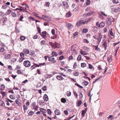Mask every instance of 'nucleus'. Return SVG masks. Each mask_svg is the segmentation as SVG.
I'll use <instances>...</instances> for the list:
<instances>
[{
  "label": "nucleus",
  "mask_w": 120,
  "mask_h": 120,
  "mask_svg": "<svg viewBox=\"0 0 120 120\" xmlns=\"http://www.w3.org/2000/svg\"><path fill=\"white\" fill-rule=\"evenodd\" d=\"M72 15V14L70 12H69L67 13L66 15V16L67 18L70 17Z\"/></svg>",
  "instance_id": "nucleus-21"
},
{
  "label": "nucleus",
  "mask_w": 120,
  "mask_h": 120,
  "mask_svg": "<svg viewBox=\"0 0 120 120\" xmlns=\"http://www.w3.org/2000/svg\"><path fill=\"white\" fill-rule=\"evenodd\" d=\"M17 73L18 74H21L22 73L21 71L20 70H18L17 71Z\"/></svg>",
  "instance_id": "nucleus-60"
},
{
  "label": "nucleus",
  "mask_w": 120,
  "mask_h": 120,
  "mask_svg": "<svg viewBox=\"0 0 120 120\" xmlns=\"http://www.w3.org/2000/svg\"><path fill=\"white\" fill-rule=\"evenodd\" d=\"M25 37L22 36H21L20 38V39L22 41L24 40L25 39Z\"/></svg>",
  "instance_id": "nucleus-32"
},
{
  "label": "nucleus",
  "mask_w": 120,
  "mask_h": 120,
  "mask_svg": "<svg viewBox=\"0 0 120 120\" xmlns=\"http://www.w3.org/2000/svg\"><path fill=\"white\" fill-rule=\"evenodd\" d=\"M51 55L53 56H56L58 55L57 53L55 51L52 52Z\"/></svg>",
  "instance_id": "nucleus-17"
},
{
  "label": "nucleus",
  "mask_w": 120,
  "mask_h": 120,
  "mask_svg": "<svg viewBox=\"0 0 120 120\" xmlns=\"http://www.w3.org/2000/svg\"><path fill=\"white\" fill-rule=\"evenodd\" d=\"M5 49L4 48L2 47H0V52H4Z\"/></svg>",
  "instance_id": "nucleus-26"
},
{
  "label": "nucleus",
  "mask_w": 120,
  "mask_h": 120,
  "mask_svg": "<svg viewBox=\"0 0 120 120\" xmlns=\"http://www.w3.org/2000/svg\"><path fill=\"white\" fill-rule=\"evenodd\" d=\"M100 12L101 13V14L102 15H103L105 16H107V15H106L105 13H104L103 12H102V11H100Z\"/></svg>",
  "instance_id": "nucleus-51"
},
{
  "label": "nucleus",
  "mask_w": 120,
  "mask_h": 120,
  "mask_svg": "<svg viewBox=\"0 0 120 120\" xmlns=\"http://www.w3.org/2000/svg\"><path fill=\"white\" fill-rule=\"evenodd\" d=\"M112 1L114 3L117 4L119 2V1L118 0H113Z\"/></svg>",
  "instance_id": "nucleus-48"
},
{
  "label": "nucleus",
  "mask_w": 120,
  "mask_h": 120,
  "mask_svg": "<svg viewBox=\"0 0 120 120\" xmlns=\"http://www.w3.org/2000/svg\"><path fill=\"white\" fill-rule=\"evenodd\" d=\"M73 75L75 76H78L79 74L77 72H75L73 73Z\"/></svg>",
  "instance_id": "nucleus-59"
},
{
  "label": "nucleus",
  "mask_w": 120,
  "mask_h": 120,
  "mask_svg": "<svg viewBox=\"0 0 120 120\" xmlns=\"http://www.w3.org/2000/svg\"><path fill=\"white\" fill-rule=\"evenodd\" d=\"M48 60L49 61L52 62L54 63H55L56 62V61L55 60L54 58L52 56L49 57Z\"/></svg>",
  "instance_id": "nucleus-5"
},
{
  "label": "nucleus",
  "mask_w": 120,
  "mask_h": 120,
  "mask_svg": "<svg viewBox=\"0 0 120 120\" xmlns=\"http://www.w3.org/2000/svg\"><path fill=\"white\" fill-rule=\"evenodd\" d=\"M106 21L107 25H110L112 24V18L109 17L106 19Z\"/></svg>",
  "instance_id": "nucleus-2"
},
{
  "label": "nucleus",
  "mask_w": 120,
  "mask_h": 120,
  "mask_svg": "<svg viewBox=\"0 0 120 120\" xmlns=\"http://www.w3.org/2000/svg\"><path fill=\"white\" fill-rule=\"evenodd\" d=\"M80 52L81 54L82 55H86L88 54V53H86L85 51L82 50H81Z\"/></svg>",
  "instance_id": "nucleus-15"
},
{
  "label": "nucleus",
  "mask_w": 120,
  "mask_h": 120,
  "mask_svg": "<svg viewBox=\"0 0 120 120\" xmlns=\"http://www.w3.org/2000/svg\"><path fill=\"white\" fill-rule=\"evenodd\" d=\"M17 60L16 59L14 58H12L11 59V61L13 62H14L15 61Z\"/></svg>",
  "instance_id": "nucleus-54"
},
{
  "label": "nucleus",
  "mask_w": 120,
  "mask_h": 120,
  "mask_svg": "<svg viewBox=\"0 0 120 120\" xmlns=\"http://www.w3.org/2000/svg\"><path fill=\"white\" fill-rule=\"evenodd\" d=\"M11 14L12 16L14 17H15L16 16V14L15 12H12Z\"/></svg>",
  "instance_id": "nucleus-34"
},
{
  "label": "nucleus",
  "mask_w": 120,
  "mask_h": 120,
  "mask_svg": "<svg viewBox=\"0 0 120 120\" xmlns=\"http://www.w3.org/2000/svg\"><path fill=\"white\" fill-rule=\"evenodd\" d=\"M55 30L54 29H52L51 31V32L52 34L53 35H55Z\"/></svg>",
  "instance_id": "nucleus-43"
},
{
  "label": "nucleus",
  "mask_w": 120,
  "mask_h": 120,
  "mask_svg": "<svg viewBox=\"0 0 120 120\" xmlns=\"http://www.w3.org/2000/svg\"><path fill=\"white\" fill-rule=\"evenodd\" d=\"M9 97L11 99H14L15 98L14 96L12 95H10Z\"/></svg>",
  "instance_id": "nucleus-41"
},
{
  "label": "nucleus",
  "mask_w": 120,
  "mask_h": 120,
  "mask_svg": "<svg viewBox=\"0 0 120 120\" xmlns=\"http://www.w3.org/2000/svg\"><path fill=\"white\" fill-rule=\"evenodd\" d=\"M24 17L23 16L21 15L19 18V20L20 21H22V19Z\"/></svg>",
  "instance_id": "nucleus-47"
},
{
  "label": "nucleus",
  "mask_w": 120,
  "mask_h": 120,
  "mask_svg": "<svg viewBox=\"0 0 120 120\" xmlns=\"http://www.w3.org/2000/svg\"><path fill=\"white\" fill-rule=\"evenodd\" d=\"M56 79L59 80H63L64 79L63 78L61 75H57L56 77Z\"/></svg>",
  "instance_id": "nucleus-11"
},
{
  "label": "nucleus",
  "mask_w": 120,
  "mask_h": 120,
  "mask_svg": "<svg viewBox=\"0 0 120 120\" xmlns=\"http://www.w3.org/2000/svg\"><path fill=\"white\" fill-rule=\"evenodd\" d=\"M63 5L64 8H67L69 7V5L68 3L64 1L63 2Z\"/></svg>",
  "instance_id": "nucleus-6"
},
{
  "label": "nucleus",
  "mask_w": 120,
  "mask_h": 120,
  "mask_svg": "<svg viewBox=\"0 0 120 120\" xmlns=\"http://www.w3.org/2000/svg\"><path fill=\"white\" fill-rule=\"evenodd\" d=\"M61 101L62 102L65 103L66 102V99L64 98H62L61 99Z\"/></svg>",
  "instance_id": "nucleus-37"
},
{
  "label": "nucleus",
  "mask_w": 120,
  "mask_h": 120,
  "mask_svg": "<svg viewBox=\"0 0 120 120\" xmlns=\"http://www.w3.org/2000/svg\"><path fill=\"white\" fill-rule=\"evenodd\" d=\"M87 22L86 21H84L82 20H80L76 23V25L78 26L85 23H86Z\"/></svg>",
  "instance_id": "nucleus-1"
},
{
  "label": "nucleus",
  "mask_w": 120,
  "mask_h": 120,
  "mask_svg": "<svg viewBox=\"0 0 120 120\" xmlns=\"http://www.w3.org/2000/svg\"><path fill=\"white\" fill-rule=\"evenodd\" d=\"M5 59H9L11 58V55L9 54H7L4 55Z\"/></svg>",
  "instance_id": "nucleus-13"
},
{
  "label": "nucleus",
  "mask_w": 120,
  "mask_h": 120,
  "mask_svg": "<svg viewBox=\"0 0 120 120\" xmlns=\"http://www.w3.org/2000/svg\"><path fill=\"white\" fill-rule=\"evenodd\" d=\"M120 8L119 7H116V8H112L111 9L112 11H114L115 12L117 13L120 10Z\"/></svg>",
  "instance_id": "nucleus-7"
},
{
  "label": "nucleus",
  "mask_w": 120,
  "mask_h": 120,
  "mask_svg": "<svg viewBox=\"0 0 120 120\" xmlns=\"http://www.w3.org/2000/svg\"><path fill=\"white\" fill-rule=\"evenodd\" d=\"M23 64L26 67H29L31 65L30 62L28 60L24 61L23 62Z\"/></svg>",
  "instance_id": "nucleus-3"
},
{
  "label": "nucleus",
  "mask_w": 120,
  "mask_h": 120,
  "mask_svg": "<svg viewBox=\"0 0 120 120\" xmlns=\"http://www.w3.org/2000/svg\"><path fill=\"white\" fill-rule=\"evenodd\" d=\"M107 61L109 62H111L112 61L111 57H109L107 59Z\"/></svg>",
  "instance_id": "nucleus-53"
},
{
  "label": "nucleus",
  "mask_w": 120,
  "mask_h": 120,
  "mask_svg": "<svg viewBox=\"0 0 120 120\" xmlns=\"http://www.w3.org/2000/svg\"><path fill=\"white\" fill-rule=\"evenodd\" d=\"M42 19L44 20H47L48 19L49 17L47 16L44 15H42Z\"/></svg>",
  "instance_id": "nucleus-18"
},
{
  "label": "nucleus",
  "mask_w": 120,
  "mask_h": 120,
  "mask_svg": "<svg viewBox=\"0 0 120 120\" xmlns=\"http://www.w3.org/2000/svg\"><path fill=\"white\" fill-rule=\"evenodd\" d=\"M34 114V112L32 111H30L28 113V115L31 116L32 115Z\"/></svg>",
  "instance_id": "nucleus-23"
},
{
  "label": "nucleus",
  "mask_w": 120,
  "mask_h": 120,
  "mask_svg": "<svg viewBox=\"0 0 120 120\" xmlns=\"http://www.w3.org/2000/svg\"><path fill=\"white\" fill-rule=\"evenodd\" d=\"M105 26L104 22H102L99 24V26L101 27H104Z\"/></svg>",
  "instance_id": "nucleus-24"
},
{
  "label": "nucleus",
  "mask_w": 120,
  "mask_h": 120,
  "mask_svg": "<svg viewBox=\"0 0 120 120\" xmlns=\"http://www.w3.org/2000/svg\"><path fill=\"white\" fill-rule=\"evenodd\" d=\"M90 0H87L86 2V5H88L90 4Z\"/></svg>",
  "instance_id": "nucleus-50"
},
{
  "label": "nucleus",
  "mask_w": 120,
  "mask_h": 120,
  "mask_svg": "<svg viewBox=\"0 0 120 120\" xmlns=\"http://www.w3.org/2000/svg\"><path fill=\"white\" fill-rule=\"evenodd\" d=\"M81 66L82 67L84 68L86 66V64L85 63H82L81 64Z\"/></svg>",
  "instance_id": "nucleus-36"
},
{
  "label": "nucleus",
  "mask_w": 120,
  "mask_h": 120,
  "mask_svg": "<svg viewBox=\"0 0 120 120\" xmlns=\"http://www.w3.org/2000/svg\"><path fill=\"white\" fill-rule=\"evenodd\" d=\"M43 99L44 100L46 101H47L48 100V96L47 95L45 94L44 96Z\"/></svg>",
  "instance_id": "nucleus-16"
},
{
  "label": "nucleus",
  "mask_w": 120,
  "mask_h": 120,
  "mask_svg": "<svg viewBox=\"0 0 120 120\" xmlns=\"http://www.w3.org/2000/svg\"><path fill=\"white\" fill-rule=\"evenodd\" d=\"M2 20L3 22V23H5L7 21V18L3 16L2 18Z\"/></svg>",
  "instance_id": "nucleus-22"
},
{
  "label": "nucleus",
  "mask_w": 120,
  "mask_h": 120,
  "mask_svg": "<svg viewBox=\"0 0 120 120\" xmlns=\"http://www.w3.org/2000/svg\"><path fill=\"white\" fill-rule=\"evenodd\" d=\"M42 89L43 90L45 91L46 90V87L45 86L44 87L42 88Z\"/></svg>",
  "instance_id": "nucleus-58"
},
{
  "label": "nucleus",
  "mask_w": 120,
  "mask_h": 120,
  "mask_svg": "<svg viewBox=\"0 0 120 120\" xmlns=\"http://www.w3.org/2000/svg\"><path fill=\"white\" fill-rule=\"evenodd\" d=\"M89 83V82L87 81H85L82 82V85L84 86H86Z\"/></svg>",
  "instance_id": "nucleus-20"
},
{
  "label": "nucleus",
  "mask_w": 120,
  "mask_h": 120,
  "mask_svg": "<svg viewBox=\"0 0 120 120\" xmlns=\"http://www.w3.org/2000/svg\"><path fill=\"white\" fill-rule=\"evenodd\" d=\"M107 43L106 42H104L103 43V45L105 47V50H106L107 47Z\"/></svg>",
  "instance_id": "nucleus-19"
},
{
  "label": "nucleus",
  "mask_w": 120,
  "mask_h": 120,
  "mask_svg": "<svg viewBox=\"0 0 120 120\" xmlns=\"http://www.w3.org/2000/svg\"><path fill=\"white\" fill-rule=\"evenodd\" d=\"M40 110L41 111V112H43L44 113L46 112L47 111L43 109L42 108L40 109Z\"/></svg>",
  "instance_id": "nucleus-35"
},
{
  "label": "nucleus",
  "mask_w": 120,
  "mask_h": 120,
  "mask_svg": "<svg viewBox=\"0 0 120 120\" xmlns=\"http://www.w3.org/2000/svg\"><path fill=\"white\" fill-rule=\"evenodd\" d=\"M66 26L69 29L72 28L73 27V25L70 23L67 24L66 25Z\"/></svg>",
  "instance_id": "nucleus-9"
},
{
  "label": "nucleus",
  "mask_w": 120,
  "mask_h": 120,
  "mask_svg": "<svg viewBox=\"0 0 120 120\" xmlns=\"http://www.w3.org/2000/svg\"><path fill=\"white\" fill-rule=\"evenodd\" d=\"M41 36H42L44 38H46V32L45 31H44L42 32V34L41 35Z\"/></svg>",
  "instance_id": "nucleus-14"
},
{
  "label": "nucleus",
  "mask_w": 120,
  "mask_h": 120,
  "mask_svg": "<svg viewBox=\"0 0 120 120\" xmlns=\"http://www.w3.org/2000/svg\"><path fill=\"white\" fill-rule=\"evenodd\" d=\"M55 114L56 115H60L61 114L60 111L58 109H56L54 111Z\"/></svg>",
  "instance_id": "nucleus-8"
},
{
  "label": "nucleus",
  "mask_w": 120,
  "mask_h": 120,
  "mask_svg": "<svg viewBox=\"0 0 120 120\" xmlns=\"http://www.w3.org/2000/svg\"><path fill=\"white\" fill-rule=\"evenodd\" d=\"M88 68L90 69H92L93 68V66L90 64H88Z\"/></svg>",
  "instance_id": "nucleus-40"
},
{
  "label": "nucleus",
  "mask_w": 120,
  "mask_h": 120,
  "mask_svg": "<svg viewBox=\"0 0 120 120\" xmlns=\"http://www.w3.org/2000/svg\"><path fill=\"white\" fill-rule=\"evenodd\" d=\"M67 94L68 96H69L71 95V93L70 91H68L67 92Z\"/></svg>",
  "instance_id": "nucleus-45"
},
{
  "label": "nucleus",
  "mask_w": 120,
  "mask_h": 120,
  "mask_svg": "<svg viewBox=\"0 0 120 120\" xmlns=\"http://www.w3.org/2000/svg\"><path fill=\"white\" fill-rule=\"evenodd\" d=\"M1 94H2L3 96V98L6 95V93L5 92L3 91H1L0 92Z\"/></svg>",
  "instance_id": "nucleus-30"
},
{
  "label": "nucleus",
  "mask_w": 120,
  "mask_h": 120,
  "mask_svg": "<svg viewBox=\"0 0 120 120\" xmlns=\"http://www.w3.org/2000/svg\"><path fill=\"white\" fill-rule=\"evenodd\" d=\"M84 42L88 43L89 42L86 39H84L83 40Z\"/></svg>",
  "instance_id": "nucleus-46"
},
{
  "label": "nucleus",
  "mask_w": 120,
  "mask_h": 120,
  "mask_svg": "<svg viewBox=\"0 0 120 120\" xmlns=\"http://www.w3.org/2000/svg\"><path fill=\"white\" fill-rule=\"evenodd\" d=\"M82 59V57L81 55H79L77 58V60L78 61H80Z\"/></svg>",
  "instance_id": "nucleus-33"
},
{
  "label": "nucleus",
  "mask_w": 120,
  "mask_h": 120,
  "mask_svg": "<svg viewBox=\"0 0 120 120\" xmlns=\"http://www.w3.org/2000/svg\"><path fill=\"white\" fill-rule=\"evenodd\" d=\"M86 111L84 110L82 111L81 115L82 117H83L84 116L85 114H86Z\"/></svg>",
  "instance_id": "nucleus-25"
},
{
  "label": "nucleus",
  "mask_w": 120,
  "mask_h": 120,
  "mask_svg": "<svg viewBox=\"0 0 120 120\" xmlns=\"http://www.w3.org/2000/svg\"><path fill=\"white\" fill-rule=\"evenodd\" d=\"M102 38V35L100 33H99L98 34V36L97 38V40H98L97 42H98V44H99L100 43Z\"/></svg>",
  "instance_id": "nucleus-4"
},
{
  "label": "nucleus",
  "mask_w": 120,
  "mask_h": 120,
  "mask_svg": "<svg viewBox=\"0 0 120 120\" xmlns=\"http://www.w3.org/2000/svg\"><path fill=\"white\" fill-rule=\"evenodd\" d=\"M64 57L63 56H60L59 57V59L60 60H61L64 58Z\"/></svg>",
  "instance_id": "nucleus-63"
},
{
  "label": "nucleus",
  "mask_w": 120,
  "mask_h": 120,
  "mask_svg": "<svg viewBox=\"0 0 120 120\" xmlns=\"http://www.w3.org/2000/svg\"><path fill=\"white\" fill-rule=\"evenodd\" d=\"M23 51L24 53L26 54H28L30 52L29 51L28 49H23Z\"/></svg>",
  "instance_id": "nucleus-10"
},
{
  "label": "nucleus",
  "mask_w": 120,
  "mask_h": 120,
  "mask_svg": "<svg viewBox=\"0 0 120 120\" xmlns=\"http://www.w3.org/2000/svg\"><path fill=\"white\" fill-rule=\"evenodd\" d=\"M20 55L21 57H23L24 56V54L22 52H21L20 54Z\"/></svg>",
  "instance_id": "nucleus-55"
},
{
  "label": "nucleus",
  "mask_w": 120,
  "mask_h": 120,
  "mask_svg": "<svg viewBox=\"0 0 120 120\" xmlns=\"http://www.w3.org/2000/svg\"><path fill=\"white\" fill-rule=\"evenodd\" d=\"M45 41L44 40H42L41 41V44L42 45H44L45 44Z\"/></svg>",
  "instance_id": "nucleus-61"
},
{
  "label": "nucleus",
  "mask_w": 120,
  "mask_h": 120,
  "mask_svg": "<svg viewBox=\"0 0 120 120\" xmlns=\"http://www.w3.org/2000/svg\"><path fill=\"white\" fill-rule=\"evenodd\" d=\"M77 102L78 103V105H81L82 103V101H81L78 100L77 101Z\"/></svg>",
  "instance_id": "nucleus-42"
},
{
  "label": "nucleus",
  "mask_w": 120,
  "mask_h": 120,
  "mask_svg": "<svg viewBox=\"0 0 120 120\" xmlns=\"http://www.w3.org/2000/svg\"><path fill=\"white\" fill-rule=\"evenodd\" d=\"M11 10L9 9L7 10L6 13L8 15H10V13H11Z\"/></svg>",
  "instance_id": "nucleus-29"
},
{
  "label": "nucleus",
  "mask_w": 120,
  "mask_h": 120,
  "mask_svg": "<svg viewBox=\"0 0 120 120\" xmlns=\"http://www.w3.org/2000/svg\"><path fill=\"white\" fill-rule=\"evenodd\" d=\"M7 8V6L5 5H2V8L3 9H5Z\"/></svg>",
  "instance_id": "nucleus-52"
},
{
  "label": "nucleus",
  "mask_w": 120,
  "mask_h": 120,
  "mask_svg": "<svg viewBox=\"0 0 120 120\" xmlns=\"http://www.w3.org/2000/svg\"><path fill=\"white\" fill-rule=\"evenodd\" d=\"M64 114L66 115H67L68 114V112L67 110H65L64 111Z\"/></svg>",
  "instance_id": "nucleus-56"
},
{
  "label": "nucleus",
  "mask_w": 120,
  "mask_h": 120,
  "mask_svg": "<svg viewBox=\"0 0 120 120\" xmlns=\"http://www.w3.org/2000/svg\"><path fill=\"white\" fill-rule=\"evenodd\" d=\"M88 31V29H84L82 30V32L84 33H86Z\"/></svg>",
  "instance_id": "nucleus-28"
},
{
  "label": "nucleus",
  "mask_w": 120,
  "mask_h": 120,
  "mask_svg": "<svg viewBox=\"0 0 120 120\" xmlns=\"http://www.w3.org/2000/svg\"><path fill=\"white\" fill-rule=\"evenodd\" d=\"M39 67V65H38L37 64H34L32 66L31 68H30V69L31 70H32L33 69H34L35 68L38 67Z\"/></svg>",
  "instance_id": "nucleus-12"
},
{
  "label": "nucleus",
  "mask_w": 120,
  "mask_h": 120,
  "mask_svg": "<svg viewBox=\"0 0 120 120\" xmlns=\"http://www.w3.org/2000/svg\"><path fill=\"white\" fill-rule=\"evenodd\" d=\"M47 112L48 113V114L50 115H51V114L52 112L50 109H48L47 110Z\"/></svg>",
  "instance_id": "nucleus-39"
},
{
  "label": "nucleus",
  "mask_w": 120,
  "mask_h": 120,
  "mask_svg": "<svg viewBox=\"0 0 120 120\" xmlns=\"http://www.w3.org/2000/svg\"><path fill=\"white\" fill-rule=\"evenodd\" d=\"M33 108L34 109L36 110H38V105H32Z\"/></svg>",
  "instance_id": "nucleus-27"
},
{
  "label": "nucleus",
  "mask_w": 120,
  "mask_h": 120,
  "mask_svg": "<svg viewBox=\"0 0 120 120\" xmlns=\"http://www.w3.org/2000/svg\"><path fill=\"white\" fill-rule=\"evenodd\" d=\"M90 7H88L85 9V11H88L90 10Z\"/></svg>",
  "instance_id": "nucleus-57"
},
{
  "label": "nucleus",
  "mask_w": 120,
  "mask_h": 120,
  "mask_svg": "<svg viewBox=\"0 0 120 120\" xmlns=\"http://www.w3.org/2000/svg\"><path fill=\"white\" fill-rule=\"evenodd\" d=\"M46 76H47V78H49L52 76V75L51 74L47 75Z\"/></svg>",
  "instance_id": "nucleus-62"
},
{
  "label": "nucleus",
  "mask_w": 120,
  "mask_h": 120,
  "mask_svg": "<svg viewBox=\"0 0 120 120\" xmlns=\"http://www.w3.org/2000/svg\"><path fill=\"white\" fill-rule=\"evenodd\" d=\"M95 50H97V51H99L100 50V49L99 48H98V45L96 46H95Z\"/></svg>",
  "instance_id": "nucleus-31"
},
{
  "label": "nucleus",
  "mask_w": 120,
  "mask_h": 120,
  "mask_svg": "<svg viewBox=\"0 0 120 120\" xmlns=\"http://www.w3.org/2000/svg\"><path fill=\"white\" fill-rule=\"evenodd\" d=\"M25 59L23 57H21V58H20L19 60V62L20 63H21L22 61L23 60Z\"/></svg>",
  "instance_id": "nucleus-44"
},
{
  "label": "nucleus",
  "mask_w": 120,
  "mask_h": 120,
  "mask_svg": "<svg viewBox=\"0 0 120 120\" xmlns=\"http://www.w3.org/2000/svg\"><path fill=\"white\" fill-rule=\"evenodd\" d=\"M23 109L25 111L27 110L28 109V107L27 105H23Z\"/></svg>",
  "instance_id": "nucleus-38"
},
{
  "label": "nucleus",
  "mask_w": 120,
  "mask_h": 120,
  "mask_svg": "<svg viewBox=\"0 0 120 120\" xmlns=\"http://www.w3.org/2000/svg\"><path fill=\"white\" fill-rule=\"evenodd\" d=\"M37 27L38 30V32L39 33H41V29L40 27L38 26H37Z\"/></svg>",
  "instance_id": "nucleus-49"
},
{
  "label": "nucleus",
  "mask_w": 120,
  "mask_h": 120,
  "mask_svg": "<svg viewBox=\"0 0 120 120\" xmlns=\"http://www.w3.org/2000/svg\"><path fill=\"white\" fill-rule=\"evenodd\" d=\"M49 2H46L45 4V5L46 6L49 7Z\"/></svg>",
  "instance_id": "nucleus-64"
}]
</instances>
